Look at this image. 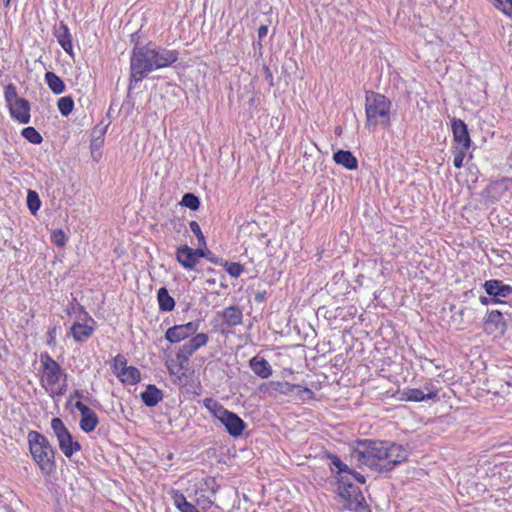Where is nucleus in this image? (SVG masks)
Instances as JSON below:
<instances>
[{"label":"nucleus","mask_w":512,"mask_h":512,"mask_svg":"<svg viewBox=\"0 0 512 512\" xmlns=\"http://www.w3.org/2000/svg\"><path fill=\"white\" fill-rule=\"evenodd\" d=\"M44 78H45V82L48 85L49 89L54 94L59 95L65 91L66 86H65L63 80L54 72H51V71L46 72Z\"/></svg>","instance_id":"obj_27"},{"label":"nucleus","mask_w":512,"mask_h":512,"mask_svg":"<svg viewBox=\"0 0 512 512\" xmlns=\"http://www.w3.org/2000/svg\"><path fill=\"white\" fill-rule=\"evenodd\" d=\"M483 288L489 296L493 297L491 299V303L493 304H503L505 303L503 300L504 298L512 296V286L505 284L498 279L485 281Z\"/></svg>","instance_id":"obj_12"},{"label":"nucleus","mask_w":512,"mask_h":512,"mask_svg":"<svg viewBox=\"0 0 512 512\" xmlns=\"http://www.w3.org/2000/svg\"><path fill=\"white\" fill-rule=\"evenodd\" d=\"M39 381L53 398L62 397L68 388V376L60 364L48 353L40 355Z\"/></svg>","instance_id":"obj_4"},{"label":"nucleus","mask_w":512,"mask_h":512,"mask_svg":"<svg viewBox=\"0 0 512 512\" xmlns=\"http://www.w3.org/2000/svg\"><path fill=\"white\" fill-rule=\"evenodd\" d=\"M347 475V478L351 480V478H355L358 482L360 483H364L365 482V478L363 475L359 474L356 472V475Z\"/></svg>","instance_id":"obj_47"},{"label":"nucleus","mask_w":512,"mask_h":512,"mask_svg":"<svg viewBox=\"0 0 512 512\" xmlns=\"http://www.w3.org/2000/svg\"><path fill=\"white\" fill-rule=\"evenodd\" d=\"M219 315L227 328H234L243 322V313L238 306H228L219 312Z\"/></svg>","instance_id":"obj_18"},{"label":"nucleus","mask_w":512,"mask_h":512,"mask_svg":"<svg viewBox=\"0 0 512 512\" xmlns=\"http://www.w3.org/2000/svg\"><path fill=\"white\" fill-rule=\"evenodd\" d=\"M21 97H18L17 88L13 83H9L5 86L4 89V100L6 102V106L13 103V101L19 100Z\"/></svg>","instance_id":"obj_41"},{"label":"nucleus","mask_w":512,"mask_h":512,"mask_svg":"<svg viewBox=\"0 0 512 512\" xmlns=\"http://www.w3.org/2000/svg\"><path fill=\"white\" fill-rule=\"evenodd\" d=\"M267 34H268V26L261 25L258 28V39L262 40L263 38H265L267 36Z\"/></svg>","instance_id":"obj_46"},{"label":"nucleus","mask_w":512,"mask_h":512,"mask_svg":"<svg viewBox=\"0 0 512 512\" xmlns=\"http://www.w3.org/2000/svg\"><path fill=\"white\" fill-rule=\"evenodd\" d=\"M483 329L487 335L501 337L507 329V323L499 310L488 311L483 319Z\"/></svg>","instance_id":"obj_11"},{"label":"nucleus","mask_w":512,"mask_h":512,"mask_svg":"<svg viewBox=\"0 0 512 512\" xmlns=\"http://www.w3.org/2000/svg\"><path fill=\"white\" fill-rule=\"evenodd\" d=\"M422 390L424 391V396L427 401H435L439 399V392L441 388L438 387L433 380L425 382Z\"/></svg>","instance_id":"obj_34"},{"label":"nucleus","mask_w":512,"mask_h":512,"mask_svg":"<svg viewBox=\"0 0 512 512\" xmlns=\"http://www.w3.org/2000/svg\"><path fill=\"white\" fill-rule=\"evenodd\" d=\"M336 164L343 166L347 170H356L358 161L356 157L348 150H338L333 155Z\"/></svg>","instance_id":"obj_22"},{"label":"nucleus","mask_w":512,"mask_h":512,"mask_svg":"<svg viewBox=\"0 0 512 512\" xmlns=\"http://www.w3.org/2000/svg\"><path fill=\"white\" fill-rule=\"evenodd\" d=\"M51 428L57 439L59 449L67 458H71L81 450V444L73 438L61 418H52Z\"/></svg>","instance_id":"obj_8"},{"label":"nucleus","mask_w":512,"mask_h":512,"mask_svg":"<svg viewBox=\"0 0 512 512\" xmlns=\"http://www.w3.org/2000/svg\"><path fill=\"white\" fill-rule=\"evenodd\" d=\"M392 101L385 95L370 92L365 97V126L369 130L377 127L387 129L391 126Z\"/></svg>","instance_id":"obj_5"},{"label":"nucleus","mask_w":512,"mask_h":512,"mask_svg":"<svg viewBox=\"0 0 512 512\" xmlns=\"http://www.w3.org/2000/svg\"><path fill=\"white\" fill-rule=\"evenodd\" d=\"M227 432L234 438L240 437L247 427L242 418H218Z\"/></svg>","instance_id":"obj_21"},{"label":"nucleus","mask_w":512,"mask_h":512,"mask_svg":"<svg viewBox=\"0 0 512 512\" xmlns=\"http://www.w3.org/2000/svg\"><path fill=\"white\" fill-rule=\"evenodd\" d=\"M209 337L206 333H197L187 342L182 344L174 358L166 361V367L170 375L175 376L179 385L186 386L193 374L190 368V358L200 348L207 345Z\"/></svg>","instance_id":"obj_3"},{"label":"nucleus","mask_w":512,"mask_h":512,"mask_svg":"<svg viewBox=\"0 0 512 512\" xmlns=\"http://www.w3.org/2000/svg\"><path fill=\"white\" fill-rule=\"evenodd\" d=\"M57 107L62 116H69L74 109V100L71 96H64L58 99Z\"/></svg>","instance_id":"obj_33"},{"label":"nucleus","mask_w":512,"mask_h":512,"mask_svg":"<svg viewBox=\"0 0 512 512\" xmlns=\"http://www.w3.org/2000/svg\"><path fill=\"white\" fill-rule=\"evenodd\" d=\"M94 330L93 325L75 322L70 328V333L76 342H84L92 336Z\"/></svg>","instance_id":"obj_23"},{"label":"nucleus","mask_w":512,"mask_h":512,"mask_svg":"<svg viewBox=\"0 0 512 512\" xmlns=\"http://www.w3.org/2000/svg\"><path fill=\"white\" fill-rule=\"evenodd\" d=\"M181 205H183L193 211H196L200 207V200L193 193H186L182 197Z\"/></svg>","instance_id":"obj_39"},{"label":"nucleus","mask_w":512,"mask_h":512,"mask_svg":"<svg viewBox=\"0 0 512 512\" xmlns=\"http://www.w3.org/2000/svg\"><path fill=\"white\" fill-rule=\"evenodd\" d=\"M330 469L332 472H336L339 477L348 475H356V471L349 468L337 455L329 454Z\"/></svg>","instance_id":"obj_25"},{"label":"nucleus","mask_w":512,"mask_h":512,"mask_svg":"<svg viewBox=\"0 0 512 512\" xmlns=\"http://www.w3.org/2000/svg\"><path fill=\"white\" fill-rule=\"evenodd\" d=\"M480 302L483 304V305H488L489 303H491V300L488 299L487 297L485 296H481L480 298Z\"/></svg>","instance_id":"obj_48"},{"label":"nucleus","mask_w":512,"mask_h":512,"mask_svg":"<svg viewBox=\"0 0 512 512\" xmlns=\"http://www.w3.org/2000/svg\"><path fill=\"white\" fill-rule=\"evenodd\" d=\"M192 498L199 511H206L213 505L214 496H210V494L204 493L198 489L195 490Z\"/></svg>","instance_id":"obj_30"},{"label":"nucleus","mask_w":512,"mask_h":512,"mask_svg":"<svg viewBox=\"0 0 512 512\" xmlns=\"http://www.w3.org/2000/svg\"><path fill=\"white\" fill-rule=\"evenodd\" d=\"M89 321L92 323V324H95V321L90 317L89 318Z\"/></svg>","instance_id":"obj_50"},{"label":"nucleus","mask_w":512,"mask_h":512,"mask_svg":"<svg viewBox=\"0 0 512 512\" xmlns=\"http://www.w3.org/2000/svg\"><path fill=\"white\" fill-rule=\"evenodd\" d=\"M408 458L407 450L390 441L360 440L351 451V459L359 465L391 471Z\"/></svg>","instance_id":"obj_1"},{"label":"nucleus","mask_w":512,"mask_h":512,"mask_svg":"<svg viewBox=\"0 0 512 512\" xmlns=\"http://www.w3.org/2000/svg\"><path fill=\"white\" fill-rule=\"evenodd\" d=\"M202 249H192L188 245H181L176 249V259L178 263L185 269L193 270L199 259L205 257Z\"/></svg>","instance_id":"obj_13"},{"label":"nucleus","mask_w":512,"mask_h":512,"mask_svg":"<svg viewBox=\"0 0 512 512\" xmlns=\"http://www.w3.org/2000/svg\"><path fill=\"white\" fill-rule=\"evenodd\" d=\"M51 241L57 247H64L68 241V237L62 229H55L51 233Z\"/></svg>","instance_id":"obj_42"},{"label":"nucleus","mask_w":512,"mask_h":512,"mask_svg":"<svg viewBox=\"0 0 512 512\" xmlns=\"http://www.w3.org/2000/svg\"><path fill=\"white\" fill-rule=\"evenodd\" d=\"M98 424V418H81L80 428L89 433L92 432Z\"/></svg>","instance_id":"obj_43"},{"label":"nucleus","mask_w":512,"mask_h":512,"mask_svg":"<svg viewBox=\"0 0 512 512\" xmlns=\"http://www.w3.org/2000/svg\"><path fill=\"white\" fill-rule=\"evenodd\" d=\"M111 369L118 380L125 385H135L141 380L139 369L129 366L126 357L122 354H117L113 358Z\"/></svg>","instance_id":"obj_9"},{"label":"nucleus","mask_w":512,"mask_h":512,"mask_svg":"<svg viewBox=\"0 0 512 512\" xmlns=\"http://www.w3.org/2000/svg\"><path fill=\"white\" fill-rule=\"evenodd\" d=\"M21 135L32 144H40L43 141L41 134L32 126L23 128Z\"/></svg>","instance_id":"obj_36"},{"label":"nucleus","mask_w":512,"mask_h":512,"mask_svg":"<svg viewBox=\"0 0 512 512\" xmlns=\"http://www.w3.org/2000/svg\"><path fill=\"white\" fill-rule=\"evenodd\" d=\"M292 395L295 397V399L301 401H309L314 398V392L311 389L296 384L295 391L292 393Z\"/></svg>","instance_id":"obj_38"},{"label":"nucleus","mask_w":512,"mask_h":512,"mask_svg":"<svg viewBox=\"0 0 512 512\" xmlns=\"http://www.w3.org/2000/svg\"><path fill=\"white\" fill-rule=\"evenodd\" d=\"M199 321H191L185 324L174 325L165 332V339L171 344L180 343L183 340L190 339L197 334Z\"/></svg>","instance_id":"obj_10"},{"label":"nucleus","mask_w":512,"mask_h":512,"mask_svg":"<svg viewBox=\"0 0 512 512\" xmlns=\"http://www.w3.org/2000/svg\"><path fill=\"white\" fill-rule=\"evenodd\" d=\"M141 396L147 406H155L162 399L161 391L154 385H149Z\"/></svg>","instance_id":"obj_31"},{"label":"nucleus","mask_w":512,"mask_h":512,"mask_svg":"<svg viewBox=\"0 0 512 512\" xmlns=\"http://www.w3.org/2000/svg\"><path fill=\"white\" fill-rule=\"evenodd\" d=\"M81 399L82 394L79 391H75L69 396L67 406L71 412L78 411L81 413V416H95L93 410L84 404Z\"/></svg>","instance_id":"obj_20"},{"label":"nucleus","mask_w":512,"mask_h":512,"mask_svg":"<svg viewBox=\"0 0 512 512\" xmlns=\"http://www.w3.org/2000/svg\"><path fill=\"white\" fill-rule=\"evenodd\" d=\"M159 309L164 312H170L175 308V300L170 296L166 287H161L157 292Z\"/></svg>","instance_id":"obj_26"},{"label":"nucleus","mask_w":512,"mask_h":512,"mask_svg":"<svg viewBox=\"0 0 512 512\" xmlns=\"http://www.w3.org/2000/svg\"><path fill=\"white\" fill-rule=\"evenodd\" d=\"M27 206L32 215H36L41 207V200L38 193L34 190H28Z\"/></svg>","instance_id":"obj_35"},{"label":"nucleus","mask_w":512,"mask_h":512,"mask_svg":"<svg viewBox=\"0 0 512 512\" xmlns=\"http://www.w3.org/2000/svg\"><path fill=\"white\" fill-rule=\"evenodd\" d=\"M172 499L173 504L181 512H200L193 499L188 501L187 498L179 491H173Z\"/></svg>","instance_id":"obj_24"},{"label":"nucleus","mask_w":512,"mask_h":512,"mask_svg":"<svg viewBox=\"0 0 512 512\" xmlns=\"http://www.w3.org/2000/svg\"><path fill=\"white\" fill-rule=\"evenodd\" d=\"M337 494L343 507L353 512H370L361 489L353 484L347 476L337 477Z\"/></svg>","instance_id":"obj_7"},{"label":"nucleus","mask_w":512,"mask_h":512,"mask_svg":"<svg viewBox=\"0 0 512 512\" xmlns=\"http://www.w3.org/2000/svg\"><path fill=\"white\" fill-rule=\"evenodd\" d=\"M54 36L56 37L59 45L63 48V50L69 54L73 55V43H72V35L68 26L64 22H60L58 25L54 27Z\"/></svg>","instance_id":"obj_17"},{"label":"nucleus","mask_w":512,"mask_h":512,"mask_svg":"<svg viewBox=\"0 0 512 512\" xmlns=\"http://www.w3.org/2000/svg\"><path fill=\"white\" fill-rule=\"evenodd\" d=\"M400 400L407 402H425L424 391L419 388L406 387L400 392Z\"/></svg>","instance_id":"obj_28"},{"label":"nucleus","mask_w":512,"mask_h":512,"mask_svg":"<svg viewBox=\"0 0 512 512\" xmlns=\"http://www.w3.org/2000/svg\"><path fill=\"white\" fill-rule=\"evenodd\" d=\"M197 489L203 491L204 493L210 494V496H215L218 490V485L216 483L215 478L208 477L204 479L202 483L199 484Z\"/></svg>","instance_id":"obj_37"},{"label":"nucleus","mask_w":512,"mask_h":512,"mask_svg":"<svg viewBox=\"0 0 512 512\" xmlns=\"http://www.w3.org/2000/svg\"><path fill=\"white\" fill-rule=\"evenodd\" d=\"M469 149L470 146H452L453 165L455 168L460 169L463 167V161Z\"/></svg>","instance_id":"obj_32"},{"label":"nucleus","mask_w":512,"mask_h":512,"mask_svg":"<svg viewBox=\"0 0 512 512\" xmlns=\"http://www.w3.org/2000/svg\"><path fill=\"white\" fill-rule=\"evenodd\" d=\"M259 389L270 396H278L279 394L292 395L295 391V384L286 381H270L262 384Z\"/></svg>","instance_id":"obj_16"},{"label":"nucleus","mask_w":512,"mask_h":512,"mask_svg":"<svg viewBox=\"0 0 512 512\" xmlns=\"http://www.w3.org/2000/svg\"><path fill=\"white\" fill-rule=\"evenodd\" d=\"M451 130L453 135V145L471 146L472 140L466 123L459 118L451 120Z\"/></svg>","instance_id":"obj_15"},{"label":"nucleus","mask_w":512,"mask_h":512,"mask_svg":"<svg viewBox=\"0 0 512 512\" xmlns=\"http://www.w3.org/2000/svg\"><path fill=\"white\" fill-rule=\"evenodd\" d=\"M189 227L191 231L195 234L196 238L198 239L200 245H206L205 237L202 233L201 227L197 221H191L189 223Z\"/></svg>","instance_id":"obj_44"},{"label":"nucleus","mask_w":512,"mask_h":512,"mask_svg":"<svg viewBox=\"0 0 512 512\" xmlns=\"http://www.w3.org/2000/svg\"><path fill=\"white\" fill-rule=\"evenodd\" d=\"M249 366L259 377L266 379L272 375V368L269 362L259 356H254L249 360Z\"/></svg>","instance_id":"obj_19"},{"label":"nucleus","mask_w":512,"mask_h":512,"mask_svg":"<svg viewBox=\"0 0 512 512\" xmlns=\"http://www.w3.org/2000/svg\"><path fill=\"white\" fill-rule=\"evenodd\" d=\"M204 405L213 416H237L235 413L224 409L222 404L213 398H206Z\"/></svg>","instance_id":"obj_29"},{"label":"nucleus","mask_w":512,"mask_h":512,"mask_svg":"<svg viewBox=\"0 0 512 512\" xmlns=\"http://www.w3.org/2000/svg\"><path fill=\"white\" fill-rule=\"evenodd\" d=\"M11 0H4V6L9 7Z\"/></svg>","instance_id":"obj_49"},{"label":"nucleus","mask_w":512,"mask_h":512,"mask_svg":"<svg viewBox=\"0 0 512 512\" xmlns=\"http://www.w3.org/2000/svg\"><path fill=\"white\" fill-rule=\"evenodd\" d=\"M224 269L233 278L240 277L244 271L243 265L238 262H225Z\"/></svg>","instance_id":"obj_40"},{"label":"nucleus","mask_w":512,"mask_h":512,"mask_svg":"<svg viewBox=\"0 0 512 512\" xmlns=\"http://www.w3.org/2000/svg\"><path fill=\"white\" fill-rule=\"evenodd\" d=\"M179 59L177 50L157 49L149 44L135 46L130 58L129 89H133L154 70L170 67Z\"/></svg>","instance_id":"obj_2"},{"label":"nucleus","mask_w":512,"mask_h":512,"mask_svg":"<svg viewBox=\"0 0 512 512\" xmlns=\"http://www.w3.org/2000/svg\"><path fill=\"white\" fill-rule=\"evenodd\" d=\"M59 332V328L57 326H54L50 328L47 332V345L50 347L55 346L56 344V337Z\"/></svg>","instance_id":"obj_45"},{"label":"nucleus","mask_w":512,"mask_h":512,"mask_svg":"<svg viewBox=\"0 0 512 512\" xmlns=\"http://www.w3.org/2000/svg\"><path fill=\"white\" fill-rule=\"evenodd\" d=\"M29 450L40 470L49 474L55 467V449L49 440L37 431L28 433Z\"/></svg>","instance_id":"obj_6"},{"label":"nucleus","mask_w":512,"mask_h":512,"mask_svg":"<svg viewBox=\"0 0 512 512\" xmlns=\"http://www.w3.org/2000/svg\"><path fill=\"white\" fill-rule=\"evenodd\" d=\"M10 116L13 120L18 121L20 124H27L31 118V106L27 99L20 98L7 105Z\"/></svg>","instance_id":"obj_14"},{"label":"nucleus","mask_w":512,"mask_h":512,"mask_svg":"<svg viewBox=\"0 0 512 512\" xmlns=\"http://www.w3.org/2000/svg\"><path fill=\"white\" fill-rule=\"evenodd\" d=\"M509 304H510V306L512 307V298H511V301H510V303H509Z\"/></svg>","instance_id":"obj_51"}]
</instances>
